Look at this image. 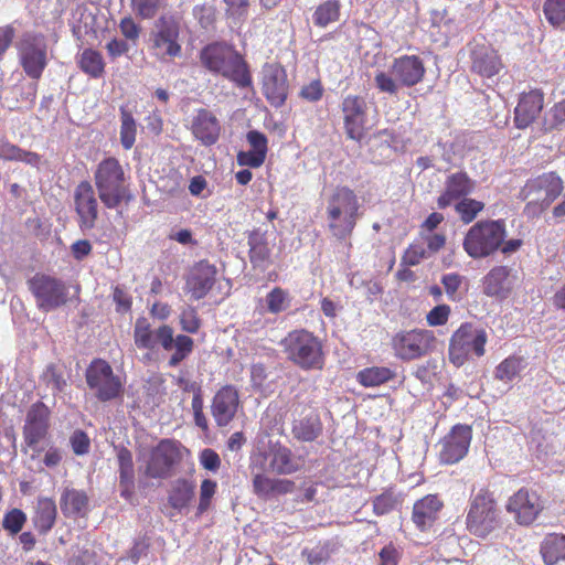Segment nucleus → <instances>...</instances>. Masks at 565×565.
Masks as SVG:
<instances>
[{
  "label": "nucleus",
  "instance_id": "f257e3e1",
  "mask_svg": "<svg viewBox=\"0 0 565 565\" xmlns=\"http://www.w3.org/2000/svg\"><path fill=\"white\" fill-rule=\"evenodd\" d=\"M359 196L348 185H337L326 198L324 217L332 237L349 239L361 216Z\"/></svg>",
  "mask_w": 565,
  "mask_h": 565
},
{
  "label": "nucleus",
  "instance_id": "f03ea898",
  "mask_svg": "<svg viewBox=\"0 0 565 565\" xmlns=\"http://www.w3.org/2000/svg\"><path fill=\"white\" fill-rule=\"evenodd\" d=\"M134 341L138 349L154 350L160 347L163 351H172L168 364L171 367L178 366L193 351L194 341L186 334L174 337V330L169 324H161L152 330L146 318L137 319L134 329Z\"/></svg>",
  "mask_w": 565,
  "mask_h": 565
},
{
  "label": "nucleus",
  "instance_id": "7ed1b4c3",
  "mask_svg": "<svg viewBox=\"0 0 565 565\" xmlns=\"http://www.w3.org/2000/svg\"><path fill=\"white\" fill-rule=\"evenodd\" d=\"M202 65L214 74H220L239 88L252 86L249 66L244 56L233 45L213 42L200 52Z\"/></svg>",
  "mask_w": 565,
  "mask_h": 565
},
{
  "label": "nucleus",
  "instance_id": "20e7f679",
  "mask_svg": "<svg viewBox=\"0 0 565 565\" xmlns=\"http://www.w3.org/2000/svg\"><path fill=\"white\" fill-rule=\"evenodd\" d=\"M128 175L120 161L115 157H106L98 162L94 171V185L98 199L108 210H115L132 199L128 185Z\"/></svg>",
  "mask_w": 565,
  "mask_h": 565
},
{
  "label": "nucleus",
  "instance_id": "39448f33",
  "mask_svg": "<svg viewBox=\"0 0 565 565\" xmlns=\"http://www.w3.org/2000/svg\"><path fill=\"white\" fill-rule=\"evenodd\" d=\"M286 359L302 371H321L326 364L322 340L313 332L299 328L289 331L279 342Z\"/></svg>",
  "mask_w": 565,
  "mask_h": 565
},
{
  "label": "nucleus",
  "instance_id": "423d86ee",
  "mask_svg": "<svg viewBox=\"0 0 565 565\" xmlns=\"http://www.w3.org/2000/svg\"><path fill=\"white\" fill-rule=\"evenodd\" d=\"M507 235V224L503 218L480 220L466 232L462 248L470 258L484 259L499 252Z\"/></svg>",
  "mask_w": 565,
  "mask_h": 565
},
{
  "label": "nucleus",
  "instance_id": "0eeeda50",
  "mask_svg": "<svg viewBox=\"0 0 565 565\" xmlns=\"http://www.w3.org/2000/svg\"><path fill=\"white\" fill-rule=\"evenodd\" d=\"M500 526V509L494 492L488 487L472 492L466 514V527L469 533L484 539Z\"/></svg>",
  "mask_w": 565,
  "mask_h": 565
},
{
  "label": "nucleus",
  "instance_id": "6e6552de",
  "mask_svg": "<svg viewBox=\"0 0 565 565\" xmlns=\"http://www.w3.org/2000/svg\"><path fill=\"white\" fill-rule=\"evenodd\" d=\"M425 74L424 61L418 55H402L393 60L391 75L379 72L374 82L380 92L396 95L399 86L413 87L424 79Z\"/></svg>",
  "mask_w": 565,
  "mask_h": 565
},
{
  "label": "nucleus",
  "instance_id": "1a4fd4ad",
  "mask_svg": "<svg viewBox=\"0 0 565 565\" xmlns=\"http://www.w3.org/2000/svg\"><path fill=\"white\" fill-rule=\"evenodd\" d=\"M488 335L484 329L471 322H463L451 334L448 347V359L456 367L462 366L473 353L481 358L486 353Z\"/></svg>",
  "mask_w": 565,
  "mask_h": 565
},
{
  "label": "nucleus",
  "instance_id": "9d476101",
  "mask_svg": "<svg viewBox=\"0 0 565 565\" xmlns=\"http://www.w3.org/2000/svg\"><path fill=\"white\" fill-rule=\"evenodd\" d=\"M181 28L182 17L179 13H163L157 19L150 33V47L159 60L175 58L181 55Z\"/></svg>",
  "mask_w": 565,
  "mask_h": 565
},
{
  "label": "nucleus",
  "instance_id": "9b49d317",
  "mask_svg": "<svg viewBox=\"0 0 565 565\" xmlns=\"http://www.w3.org/2000/svg\"><path fill=\"white\" fill-rule=\"evenodd\" d=\"M563 190V180L554 171L527 180L521 190L523 200L527 201L525 212L534 214L545 211L561 195Z\"/></svg>",
  "mask_w": 565,
  "mask_h": 565
},
{
  "label": "nucleus",
  "instance_id": "f8f14e48",
  "mask_svg": "<svg viewBox=\"0 0 565 565\" xmlns=\"http://www.w3.org/2000/svg\"><path fill=\"white\" fill-rule=\"evenodd\" d=\"M26 284L35 299L38 309L43 312L55 310L66 305L68 300L66 284L55 276L36 273Z\"/></svg>",
  "mask_w": 565,
  "mask_h": 565
},
{
  "label": "nucleus",
  "instance_id": "ddd939ff",
  "mask_svg": "<svg viewBox=\"0 0 565 565\" xmlns=\"http://www.w3.org/2000/svg\"><path fill=\"white\" fill-rule=\"evenodd\" d=\"M51 415L52 412L50 407L41 401L33 403L26 411L22 426L23 452L32 450V459L42 451L40 444L45 441L50 436Z\"/></svg>",
  "mask_w": 565,
  "mask_h": 565
},
{
  "label": "nucleus",
  "instance_id": "4468645a",
  "mask_svg": "<svg viewBox=\"0 0 565 565\" xmlns=\"http://www.w3.org/2000/svg\"><path fill=\"white\" fill-rule=\"evenodd\" d=\"M436 337L428 329H412L396 332L391 340L394 355L402 361H413L429 354L436 344Z\"/></svg>",
  "mask_w": 565,
  "mask_h": 565
},
{
  "label": "nucleus",
  "instance_id": "2eb2a0df",
  "mask_svg": "<svg viewBox=\"0 0 565 565\" xmlns=\"http://www.w3.org/2000/svg\"><path fill=\"white\" fill-rule=\"evenodd\" d=\"M85 379L88 387L94 391L100 402H108L121 396L122 383L110 364L103 359H95L87 366Z\"/></svg>",
  "mask_w": 565,
  "mask_h": 565
},
{
  "label": "nucleus",
  "instance_id": "dca6fc26",
  "mask_svg": "<svg viewBox=\"0 0 565 565\" xmlns=\"http://www.w3.org/2000/svg\"><path fill=\"white\" fill-rule=\"evenodd\" d=\"M18 56L25 75L40 79L47 66V46L43 36L25 33L17 44Z\"/></svg>",
  "mask_w": 565,
  "mask_h": 565
},
{
  "label": "nucleus",
  "instance_id": "f3484780",
  "mask_svg": "<svg viewBox=\"0 0 565 565\" xmlns=\"http://www.w3.org/2000/svg\"><path fill=\"white\" fill-rule=\"evenodd\" d=\"M181 459L180 441L162 439L151 449L145 467V475L151 479H167Z\"/></svg>",
  "mask_w": 565,
  "mask_h": 565
},
{
  "label": "nucleus",
  "instance_id": "a211bd4d",
  "mask_svg": "<svg viewBox=\"0 0 565 565\" xmlns=\"http://www.w3.org/2000/svg\"><path fill=\"white\" fill-rule=\"evenodd\" d=\"M505 509L519 525L529 526L545 509V501L536 490L522 487L508 499Z\"/></svg>",
  "mask_w": 565,
  "mask_h": 565
},
{
  "label": "nucleus",
  "instance_id": "6ab92c4d",
  "mask_svg": "<svg viewBox=\"0 0 565 565\" xmlns=\"http://www.w3.org/2000/svg\"><path fill=\"white\" fill-rule=\"evenodd\" d=\"M347 137L360 142L366 135L367 104L360 95H347L340 105Z\"/></svg>",
  "mask_w": 565,
  "mask_h": 565
},
{
  "label": "nucleus",
  "instance_id": "aec40b11",
  "mask_svg": "<svg viewBox=\"0 0 565 565\" xmlns=\"http://www.w3.org/2000/svg\"><path fill=\"white\" fill-rule=\"evenodd\" d=\"M288 78L285 67L278 62L265 63L262 67V92L273 107H281L288 97Z\"/></svg>",
  "mask_w": 565,
  "mask_h": 565
},
{
  "label": "nucleus",
  "instance_id": "412c9836",
  "mask_svg": "<svg viewBox=\"0 0 565 565\" xmlns=\"http://www.w3.org/2000/svg\"><path fill=\"white\" fill-rule=\"evenodd\" d=\"M217 273L207 259L196 262L184 278V292L194 301L205 298L216 284Z\"/></svg>",
  "mask_w": 565,
  "mask_h": 565
},
{
  "label": "nucleus",
  "instance_id": "4be33fe9",
  "mask_svg": "<svg viewBox=\"0 0 565 565\" xmlns=\"http://www.w3.org/2000/svg\"><path fill=\"white\" fill-rule=\"evenodd\" d=\"M292 437L301 443H312L321 436L323 424L319 412L311 403H298L294 408Z\"/></svg>",
  "mask_w": 565,
  "mask_h": 565
},
{
  "label": "nucleus",
  "instance_id": "5701e85b",
  "mask_svg": "<svg viewBox=\"0 0 565 565\" xmlns=\"http://www.w3.org/2000/svg\"><path fill=\"white\" fill-rule=\"evenodd\" d=\"M242 407L239 391L233 384L222 385L211 401V414L217 427L228 426Z\"/></svg>",
  "mask_w": 565,
  "mask_h": 565
},
{
  "label": "nucleus",
  "instance_id": "b1692460",
  "mask_svg": "<svg viewBox=\"0 0 565 565\" xmlns=\"http://www.w3.org/2000/svg\"><path fill=\"white\" fill-rule=\"evenodd\" d=\"M472 439V429L468 425L457 424L440 440L439 460L445 465L459 462L468 454Z\"/></svg>",
  "mask_w": 565,
  "mask_h": 565
},
{
  "label": "nucleus",
  "instance_id": "393cba45",
  "mask_svg": "<svg viewBox=\"0 0 565 565\" xmlns=\"http://www.w3.org/2000/svg\"><path fill=\"white\" fill-rule=\"evenodd\" d=\"M74 207L82 231L94 228L98 218V201L93 184L81 181L74 189Z\"/></svg>",
  "mask_w": 565,
  "mask_h": 565
},
{
  "label": "nucleus",
  "instance_id": "a878e982",
  "mask_svg": "<svg viewBox=\"0 0 565 565\" xmlns=\"http://www.w3.org/2000/svg\"><path fill=\"white\" fill-rule=\"evenodd\" d=\"M515 279L516 275L511 267L495 265L481 280L482 292L487 297L504 301L513 294Z\"/></svg>",
  "mask_w": 565,
  "mask_h": 565
},
{
  "label": "nucleus",
  "instance_id": "bb28decb",
  "mask_svg": "<svg viewBox=\"0 0 565 565\" xmlns=\"http://www.w3.org/2000/svg\"><path fill=\"white\" fill-rule=\"evenodd\" d=\"M263 451L267 456L268 470L275 475H294L298 472L303 466L302 458L296 456L289 447L278 440H269L268 449Z\"/></svg>",
  "mask_w": 565,
  "mask_h": 565
},
{
  "label": "nucleus",
  "instance_id": "cd10ccee",
  "mask_svg": "<svg viewBox=\"0 0 565 565\" xmlns=\"http://www.w3.org/2000/svg\"><path fill=\"white\" fill-rule=\"evenodd\" d=\"M544 107V93L540 88L520 95L514 108V125L519 129L531 126L541 115Z\"/></svg>",
  "mask_w": 565,
  "mask_h": 565
},
{
  "label": "nucleus",
  "instance_id": "c85d7f7f",
  "mask_svg": "<svg viewBox=\"0 0 565 565\" xmlns=\"http://www.w3.org/2000/svg\"><path fill=\"white\" fill-rule=\"evenodd\" d=\"M471 72L491 78L504 67L500 54L491 45L478 44L470 53Z\"/></svg>",
  "mask_w": 565,
  "mask_h": 565
},
{
  "label": "nucleus",
  "instance_id": "c756f323",
  "mask_svg": "<svg viewBox=\"0 0 565 565\" xmlns=\"http://www.w3.org/2000/svg\"><path fill=\"white\" fill-rule=\"evenodd\" d=\"M221 122L211 110L206 108L196 110L191 122V132L203 146L215 145L221 136Z\"/></svg>",
  "mask_w": 565,
  "mask_h": 565
},
{
  "label": "nucleus",
  "instance_id": "7c9ffc66",
  "mask_svg": "<svg viewBox=\"0 0 565 565\" xmlns=\"http://www.w3.org/2000/svg\"><path fill=\"white\" fill-rule=\"evenodd\" d=\"M476 182L467 174V172L459 171L451 173L445 181V190L437 199L439 209H446L454 201H459L467 198L473 192Z\"/></svg>",
  "mask_w": 565,
  "mask_h": 565
},
{
  "label": "nucleus",
  "instance_id": "2f4dec72",
  "mask_svg": "<svg viewBox=\"0 0 565 565\" xmlns=\"http://www.w3.org/2000/svg\"><path fill=\"white\" fill-rule=\"evenodd\" d=\"M443 508L444 502L438 494H427L414 503L412 521L419 531H427L437 521Z\"/></svg>",
  "mask_w": 565,
  "mask_h": 565
},
{
  "label": "nucleus",
  "instance_id": "473e14b6",
  "mask_svg": "<svg viewBox=\"0 0 565 565\" xmlns=\"http://www.w3.org/2000/svg\"><path fill=\"white\" fill-rule=\"evenodd\" d=\"M246 140L250 150L239 151L236 156L238 166L259 168L264 164L268 152V139L265 134L258 130H249Z\"/></svg>",
  "mask_w": 565,
  "mask_h": 565
},
{
  "label": "nucleus",
  "instance_id": "72a5a7b5",
  "mask_svg": "<svg viewBox=\"0 0 565 565\" xmlns=\"http://www.w3.org/2000/svg\"><path fill=\"white\" fill-rule=\"evenodd\" d=\"M267 456L264 451L257 450L249 457V470L253 476V492L259 498H269L273 495V486L275 478L268 477Z\"/></svg>",
  "mask_w": 565,
  "mask_h": 565
},
{
  "label": "nucleus",
  "instance_id": "f704fd0d",
  "mask_svg": "<svg viewBox=\"0 0 565 565\" xmlns=\"http://www.w3.org/2000/svg\"><path fill=\"white\" fill-rule=\"evenodd\" d=\"M88 495L84 490L65 488L60 498V507L65 518H83L88 512Z\"/></svg>",
  "mask_w": 565,
  "mask_h": 565
},
{
  "label": "nucleus",
  "instance_id": "c9c22d12",
  "mask_svg": "<svg viewBox=\"0 0 565 565\" xmlns=\"http://www.w3.org/2000/svg\"><path fill=\"white\" fill-rule=\"evenodd\" d=\"M194 495V482L185 478H178L171 482L167 499L173 510L182 512L191 504Z\"/></svg>",
  "mask_w": 565,
  "mask_h": 565
},
{
  "label": "nucleus",
  "instance_id": "e433bc0d",
  "mask_svg": "<svg viewBox=\"0 0 565 565\" xmlns=\"http://www.w3.org/2000/svg\"><path fill=\"white\" fill-rule=\"evenodd\" d=\"M56 518L57 508L55 501L51 498H39L32 516L35 530L41 535L47 534L55 525Z\"/></svg>",
  "mask_w": 565,
  "mask_h": 565
},
{
  "label": "nucleus",
  "instance_id": "4c0bfd02",
  "mask_svg": "<svg viewBox=\"0 0 565 565\" xmlns=\"http://www.w3.org/2000/svg\"><path fill=\"white\" fill-rule=\"evenodd\" d=\"M248 257L254 268H264L270 262L271 249L265 233L254 230L248 234Z\"/></svg>",
  "mask_w": 565,
  "mask_h": 565
},
{
  "label": "nucleus",
  "instance_id": "58836bf2",
  "mask_svg": "<svg viewBox=\"0 0 565 565\" xmlns=\"http://www.w3.org/2000/svg\"><path fill=\"white\" fill-rule=\"evenodd\" d=\"M540 554L545 565H557L565 562V534L548 533L540 544Z\"/></svg>",
  "mask_w": 565,
  "mask_h": 565
},
{
  "label": "nucleus",
  "instance_id": "ea45409f",
  "mask_svg": "<svg viewBox=\"0 0 565 565\" xmlns=\"http://www.w3.org/2000/svg\"><path fill=\"white\" fill-rule=\"evenodd\" d=\"M78 68L89 78L99 79L106 74V62L103 54L92 47L84 49L76 57Z\"/></svg>",
  "mask_w": 565,
  "mask_h": 565
},
{
  "label": "nucleus",
  "instance_id": "a19ab883",
  "mask_svg": "<svg viewBox=\"0 0 565 565\" xmlns=\"http://www.w3.org/2000/svg\"><path fill=\"white\" fill-rule=\"evenodd\" d=\"M395 376V371L387 366H371L361 370L356 380L364 387H374L392 381Z\"/></svg>",
  "mask_w": 565,
  "mask_h": 565
},
{
  "label": "nucleus",
  "instance_id": "79ce46f5",
  "mask_svg": "<svg viewBox=\"0 0 565 565\" xmlns=\"http://www.w3.org/2000/svg\"><path fill=\"white\" fill-rule=\"evenodd\" d=\"M120 113V143L125 150H130L137 136V122L132 116V113L125 106L119 108Z\"/></svg>",
  "mask_w": 565,
  "mask_h": 565
},
{
  "label": "nucleus",
  "instance_id": "37998d69",
  "mask_svg": "<svg viewBox=\"0 0 565 565\" xmlns=\"http://www.w3.org/2000/svg\"><path fill=\"white\" fill-rule=\"evenodd\" d=\"M341 3L339 0H327L320 3L312 15L315 25L326 28L340 19Z\"/></svg>",
  "mask_w": 565,
  "mask_h": 565
},
{
  "label": "nucleus",
  "instance_id": "c03bdc74",
  "mask_svg": "<svg viewBox=\"0 0 565 565\" xmlns=\"http://www.w3.org/2000/svg\"><path fill=\"white\" fill-rule=\"evenodd\" d=\"M522 364L523 358L510 355L495 366L494 377L501 382H512L519 376L523 367Z\"/></svg>",
  "mask_w": 565,
  "mask_h": 565
},
{
  "label": "nucleus",
  "instance_id": "a18cd8bd",
  "mask_svg": "<svg viewBox=\"0 0 565 565\" xmlns=\"http://www.w3.org/2000/svg\"><path fill=\"white\" fill-rule=\"evenodd\" d=\"M484 206L482 201L467 196L457 201L455 211L463 224H470L484 210Z\"/></svg>",
  "mask_w": 565,
  "mask_h": 565
},
{
  "label": "nucleus",
  "instance_id": "49530a36",
  "mask_svg": "<svg viewBox=\"0 0 565 565\" xmlns=\"http://www.w3.org/2000/svg\"><path fill=\"white\" fill-rule=\"evenodd\" d=\"M330 556V544L326 541H319L301 551V557L308 565H322L329 561Z\"/></svg>",
  "mask_w": 565,
  "mask_h": 565
},
{
  "label": "nucleus",
  "instance_id": "de8ad7c7",
  "mask_svg": "<svg viewBox=\"0 0 565 565\" xmlns=\"http://www.w3.org/2000/svg\"><path fill=\"white\" fill-rule=\"evenodd\" d=\"M402 500L397 495L393 488L384 490L381 494L376 495L373 501V512L376 515H384L393 511Z\"/></svg>",
  "mask_w": 565,
  "mask_h": 565
},
{
  "label": "nucleus",
  "instance_id": "09e8293b",
  "mask_svg": "<svg viewBox=\"0 0 565 565\" xmlns=\"http://www.w3.org/2000/svg\"><path fill=\"white\" fill-rule=\"evenodd\" d=\"M543 13L552 26H562L565 24V0H545Z\"/></svg>",
  "mask_w": 565,
  "mask_h": 565
},
{
  "label": "nucleus",
  "instance_id": "8fccbe9b",
  "mask_svg": "<svg viewBox=\"0 0 565 565\" xmlns=\"http://www.w3.org/2000/svg\"><path fill=\"white\" fill-rule=\"evenodd\" d=\"M266 303L268 312L278 315L285 311L290 305V298L287 290L281 287H274L266 295Z\"/></svg>",
  "mask_w": 565,
  "mask_h": 565
},
{
  "label": "nucleus",
  "instance_id": "3c124183",
  "mask_svg": "<svg viewBox=\"0 0 565 565\" xmlns=\"http://www.w3.org/2000/svg\"><path fill=\"white\" fill-rule=\"evenodd\" d=\"M179 324L182 331L186 333H198L202 327V320L196 308L193 306L183 307L179 315Z\"/></svg>",
  "mask_w": 565,
  "mask_h": 565
},
{
  "label": "nucleus",
  "instance_id": "603ef678",
  "mask_svg": "<svg viewBox=\"0 0 565 565\" xmlns=\"http://www.w3.org/2000/svg\"><path fill=\"white\" fill-rule=\"evenodd\" d=\"M217 483L212 479H204L200 486L199 504L196 508V514L202 515L205 513L212 503V499L216 493Z\"/></svg>",
  "mask_w": 565,
  "mask_h": 565
},
{
  "label": "nucleus",
  "instance_id": "864d4df0",
  "mask_svg": "<svg viewBox=\"0 0 565 565\" xmlns=\"http://www.w3.org/2000/svg\"><path fill=\"white\" fill-rule=\"evenodd\" d=\"M164 0H131V8L137 17L150 20L156 17Z\"/></svg>",
  "mask_w": 565,
  "mask_h": 565
},
{
  "label": "nucleus",
  "instance_id": "5fc2aeb1",
  "mask_svg": "<svg viewBox=\"0 0 565 565\" xmlns=\"http://www.w3.org/2000/svg\"><path fill=\"white\" fill-rule=\"evenodd\" d=\"M26 522L25 513L20 509H12L3 516L2 526L12 535L18 534Z\"/></svg>",
  "mask_w": 565,
  "mask_h": 565
},
{
  "label": "nucleus",
  "instance_id": "6e6d98bb",
  "mask_svg": "<svg viewBox=\"0 0 565 565\" xmlns=\"http://www.w3.org/2000/svg\"><path fill=\"white\" fill-rule=\"evenodd\" d=\"M451 315L450 306L440 303L435 306L426 315V322L429 327H443L447 324Z\"/></svg>",
  "mask_w": 565,
  "mask_h": 565
},
{
  "label": "nucleus",
  "instance_id": "4d7b16f0",
  "mask_svg": "<svg viewBox=\"0 0 565 565\" xmlns=\"http://www.w3.org/2000/svg\"><path fill=\"white\" fill-rule=\"evenodd\" d=\"M72 450L77 456L86 455L90 448V439L88 435L82 430L76 429L70 437Z\"/></svg>",
  "mask_w": 565,
  "mask_h": 565
},
{
  "label": "nucleus",
  "instance_id": "13d9d810",
  "mask_svg": "<svg viewBox=\"0 0 565 565\" xmlns=\"http://www.w3.org/2000/svg\"><path fill=\"white\" fill-rule=\"evenodd\" d=\"M324 93V87L320 79H313L303 85L299 92V96L310 103L319 102Z\"/></svg>",
  "mask_w": 565,
  "mask_h": 565
},
{
  "label": "nucleus",
  "instance_id": "bf43d9fd",
  "mask_svg": "<svg viewBox=\"0 0 565 565\" xmlns=\"http://www.w3.org/2000/svg\"><path fill=\"white\" fill-rule=\"evenodd\" d=\"M441 284L444 285L446 295L449 300H458L457 291L462 284V277L456 273L447 274L443 276Z\"/></svg>",
  "mask_w": 565,
  "mask_h": 565
},
{
  "label": "nucleus",
  "instance_id": "052dcab7",
  "mask_svg": "<svg viewBox=\"0 0 565 565\" xmlns=\"http://www.w3.org/2000/svg\"><path fill=\"white\" fill-rule=\"evenodd\" d=\"M119 29L121 34L130 41H137L139 39L141 26L135 22L131 17H125L120 20Z\"/></svg>",
  "mask_w": 565,
  "mask_h": 565
},
{
  "label": "nucleus",
  "instance_id": "680f3d73",
  "mask_svg": "<svg viewBox=\"0 0 565 565\" xmlns=\"http://www.w3.org/2000/svg\"><path fill=\"white\" fill-rule=\"evenodd\" d=\"M200 463L204 469L215 472L221 467V459L215 450L205 448L200 454Z\"/></svg>",
  "mask_w": 565,
  "mask_h": 565
},
{
  "label": "nucleus",
  "instance_id": "e2e57ef3",
  "mask_svg": "<svg viewBox=\"0 0 565 565\" xmlns=\"http://www.w3.org/2000/svg\"><path fill=\"white\" fill-rule=\"evenodd\" d=\"M44 377L46 379L47 384L52 385V387L57 392H62L66 386V381L55 365H49L46 367Z\"/></svg>",
  "mask_w": 565,
  "mask_h": 565
},
{
  "label": "nucleus",
  "instance_id": "0e129e2a",
  "mask_svg": "<svg viewBox=\"0 0 565 565\" xmlns=\"http://www.w3.org/2000/svg\"><path fill=\"white\" fill-rule=\"evenodd\" d=\"M119 475L135 473L132 454L129 449L121 447L117 452Z\"/></svg>",
  "mask_w": 565,
  "mask_h": 565
},
{
  "label": "nucleus",
  "instance_id": "69168bd1",
  "mask_svg": "<svg viewBox=\"0 0 565 565\" xmlns=\"http://www.w3.org/2000/svg\"><path fill=\"white\" fill-rule=\"evenodd\" d=\"M551 121L547 125L546 129H555L562 126L565 122V99L554 104V106L550 110Z\"/></svg>",
  "mask_w": 565,
  "mask_h": 565
},
{
  "label": "nucleus",
  "instance_id": "338daca9",
  "mask_svg": "<svg viewBox=\"0 0 565 565\" xmlns=\"http://www.w3.org/2000/svg\"><path fill=\"white\" fill-rule=\"evenodd\" d=\"M425 249L423 246L417 244H412L407 247L403 255V263L408 266L418 265L423 258H425Z\"/></svg>",
  "mask_w": 565,
  "mask_h": 565
},
{
  "label": "nucleus",
  "instance_id": "774afa93",
  "mask_svg": "<svg viewBox=\"0 0 565 565\" xmlns=\"http://www.w3.org/2000/svg\"><path fill=\"white\" fill-rule=\"evenodd\" d=\"M381 565H397L399 553L393 543L385 545L379 553Z\"/></svg>",
  "mask_w": 565,
  "mask_h": 565
}]
</instances>
